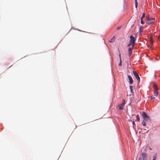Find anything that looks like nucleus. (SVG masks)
Listing matches in <instances>:
<instances>
[{"label":"nucleus","instance_id":"nucleus-6","mask_svg":"<svg viewBox=\"0 0 160 160\" xmlns=\"http://www.w3.org/2000/svg\"><path fill=\"white\" fill-rule=\"evenodd\" d=\"M133 73L134 75V76L137 79V80L138 81V83L140 82V78L137 73V72L135 71H133Z\"/></svg>","mask_w":160,"mask_h":160},{"label":"nucleus","instance_id":"nucleus-26","mask_svg":"<svg viewBox=\"0 0 160 160\" xmlns=\"http://www.w3.org/2000/svg\"><path fill=\"white\" fill-rule=\"evenodd\" d=\"M120 28H121L120 27H118L117 28V29L118 30V29H120Z\"/></svg>","mask_w":160,"mask_h":160},{"label":"nucleus","instance_id":"nucleus-8","mask_svg":"<svg viewBox=\"0 0 160 160\" xmlns=\"http://www.w3.org/2000/svg\"><path fill=\"white\" fill-rule=\"evenodd\" d=\"M128 77L129 80V82L130 84H132L133 83V80L132 77L130 75H128Z\"/></svg>","mask_w":160,"mask_h":160},{"label":"nucleus","instance_id":"nucleus-7","mask_svg":"<svg viewBox=\"0 0 160 160\" xmlns=\"http://www.w3.org/2000/svg\"><path fill=\"white\" fill-rule=\"evenodd\" d=\"M135 40L134 37L132 35H131L130 36V40L129 42L134 45L135 42Z\"/></svg>","mask_w":160,"mask_h":160},{"label":"nucleus","instance_id":"nucleus-17","mask_svg":"<svg viewBox=\"0 0 160 160\" xmlns=\"http://www.w3.org/2000/svg\"><path fill=\"white\" fill-rule=\"evenodd\" d=\"M141 23L142 24L144 23V22L143 21L142 18H141Z\"/></svg>","mask_w":160,"mask_h":160},{"label":"nucleus","instance_id":"nucleus-13","mask_svg":"<svg viewBox=\"0 0 160 160\" xmlns=\"http://www.w3.org/2000/svg\"><path fill=\"white\" fill-rule=\"evenodd\" d=\"M142 124L144 126H146V124L145 121L143 120L142 122Z\"/></svg>","mask_w":160,"mask_h":160},{"label":"nucleus","instance_id":"nucleus-9","mask_svg":"<svg viewBox=\"0 0 160 160\" xmlns=\"http://www.w3.org/2000/svg\"><path fill=\"white\" fill-rule=\"evenodd\" d=\"M128 54L129 56H130L132 52V48H128Z\"/></svg>","mask_w":160,"mask_h":160},{"label":"nucleus","instance_id":"nucleus-15","mask_svg":"<svg viewBox=\"0 0 160 160\" xmlns=\"http://www.w3.org/2000/svg\"><path fill=\"white\" fill-rule=\"evenodd\" d=\"M133 44L132 43H131L130 42H129V43L128 45H127V46L128 47H129V46H130L131 45H132V46H133Z\"/></svg>","mask_w":160,"mask_h":160},{"label":"nucleus","instance_id":"nucleus-2","mask_svg":"<svg viewBox=\"0 0 160 160\" xmlns=\"http://www.w3.org/2000/svg\"><path fill=\"white\" fill-rule=\"evenodd\" d=\"M152 87L154 89V95L157 97L158 93V88L157 84L154 82L153 83Z\"/></svg>","mask_w":160,"mask_h":160},{"label":"nucleus","instance_id":"nucleus-27","mask_svg":"<svg viewBox=\"0 0 160 160\" xmlns=\"http://www.w3.org/2000/svg\"><path fill=\"white\" fill-rule=\"evenodd\" d=\"M149 148L150 150H152V149L150 147H149Z\"/></svg>","mask_w":160,"mask_h":160},{"label":"nucleus","instance_id":"nucleus-12","mask_svg":"<svg viewBox=\"0 0 160 160\" xmlns=\"http://www.w3.org/2000/svg\"><path fill=\"white\" fill-rule=\"evenodd\" d=\"M115 40V38H114V37H113L109 41V42H113Z\"/></svg>","mask_w":160,"mask_h":160},{"label":"nucleus","instance_id":"nucleus-24","mask_svg":"<svg viewBox=\"0 0 160 160\" xmlns=\"http://www.w3.org/2000/svg\"><path fill=\"white\" fill-rule=\"evenodd\" d=\"M158 39L159 40H160V35L158 36Z\"/></svg>","mask_w":160,"mask_h":160},{"label":"nucleus","instance_id":"nucleus-22","mask_svg":"<svg viewBox=\"0 0 160 160\" xmlns=\"http://www.w3.org/2000/svg\"><path fill=\"white\" fill-rule=\"evenodd\" d=\"M150 43H151V45H153V41L152 40H151Z\"/></svg>","mask_w":160,"mask_h":160},{"label":"nucleus","instance_id":"nucleus-10","mask_svg":"<svg viewBox=\"0 0 160 160\" xmlns=\"http://www.w3.org/2000/svg\"><path fill=\"white\" fill-rule=\"evenodd\" d=\"M119 58H120V62L118 64L119 66H121L122 65V61L121 59V54L119 53Z\"/></svg>","mask_w":160,"mask_h":160},{"label":"nucleus","instance_id":"nucleus-18","mask_svg":"<svg viewBox=\"0 0 160 160\" xmlns=\"http://www.w3.org/2000/svg\"><path fill=\"white\" fill-rule=\"evenodd\" d=\"M133 88V87L132 86H130V88L131 90V92L132 91V88Z\"/></svg>","mask_w":160,"mask_h":160},{"label":"nucleus","instance_id":"nucleus-21","mask_svg":"<svg viewBox=\"0 0 160 160\" xmlns=\"http://www.w3.org/2000/svg\"><path fill=\"white\" fill-rule=\"evenodd\" d=\"M135 4H138L137 0H135Z\"/></svg>","mask_w":160,"mask_h":160},{"label":"nucleus","instance_id":"nucleus-20","mask_svg":"<svg viewBox=\"0 0 160 160\" xmlns=\"http://www.w3.org/2000/svg\"><path fill=\"white\" fill-rule=\"evenodd\" d=\"M155 98L153 96H151V100H154L155 99Z\"/></svg>","mask_w":160,"mask_h":160},{"label":"nucleus","instance_id":"nucleus-11","mask_svg":"<svg viewBox=\"0 0 160 160\" xmlns=\"http://www.w3.org/2000/svg\"><path fill=\"white\" fill-rule=\"evenodd\" d=\"M143 27L141 26L139 28V32L140 33H141L143 32Z\"/></svg>","mask_w":160,"mask_h":160},{"label":"nucleus","instance_id":"nucleus-19","mask_svg":"<svg viewBox=\"0 0 160 160\" xmlns=\"http://www.w3.org/2000/svg\"><path fill=\"white\" fill-rule=\"evenodd\" d=\"M145 13H143L142 14V17L141 18H143L145 17Z\"/></svg>","mask_w":160,"mask_h":160},{"label":"nucleus","instance_id":"nucleus-16","mask_svg":"<svg viewBox=\"0 0 160 160\" xmlns=\"http://www.w3.org/2000/svg\"><path fill=\"white\" fill-rule=\"evenodd\" d=\"M156 158H157V156H153L152 160H156Z\"/></svg>","mask_w":160,"mask_h":160},{"label":"nucleus","instance_id":"nucleus-3","mask_svg":"<svg viewBox=\"0 0 160 160\" xmlns=\"http://www.w3.org/2000/svg\"><path fill=\"white\" fill-rule=\"evenodd\" d=\"M146 19L147 20L146 23L148 24H151L154 22L155 20V18H150L149 16H147L146 17Z\"/></svg>","mask_w":160,"mask_h":160},{"label":"nucleus","instance_id":"nucleus-25","mask_svg":"<svg viewBox=\"0 0 160 160\" xmlns=\"http://www.w3.org/2000/svg\"><path fill=\"white\" fill-rule=\"evenodd\" d=\"M132 124H133V125H134L135 124V123H134V121H133V122H132Z\"/></svg>","mask_w":160,"mask_h":160},{"label":"nucleus","instance_id":"nucleus-1","mask_svg":"<svg viewBox=\"0 0 160 160\" xmlns=\"http://www.w3.org/2000/svg\"><path fill=\"white\" fill-rule=\"evenodd\" d=\"M142 116L143 118V120L146 121L148 122L151 120L150 118L146 113L143 112L142 114Z\"/></svg>","mask_w":160,"mask_h":160},{"label":"nucleus","instance_id":"nucleus-14","mask_svg":"<svg viewBox=\"0 0 160 160\" xmlns=\"http://www.w3.org/2000/svg\"><path fill=\"white\" fill-rule=\"evenodd\" d=\"M136 119L138 122H139L140 120V118L139 117L138 114L136 116Z\"/></svg>","mask_w":160,"mask_h":160},{"label":"nucleus","instance_id":"nucleus-23","mask_svg":"<svg viewBox=\"0 0 160 160\" xmlns=\"http://www.w3.org/2000/svg\"><path fill=\"white\" fill-rule=\"evenodd\" d=\"M138 4H135V7H136V8H137V7H138Z\"/></svg>","mask_w":160,"mask_h":160},{"label":"nucleus","instance_id":"nucleus-5","mask_svg":"<svg viewBox=\"0 0 160 160\" xmlns=\"http://www.w3.org/2000/svg\"><path fill=\"white\" fill-rule=\"evenodd\" d=\"M146 153L143 152L142 153L141 155V157H140L138 159V160H144L145 158L147 156Z\"/></svg>","mask_w":160,"mask_h":160},{"label":"nucleus","instance_id":"nucleus-4","mask_svg":"<svg viewBox=\"0 0 160 160\" xmlns=\"http://www.w3.org/2000/svg\"><path fill=\"white\" fill-rule=\"evenodd\" d=\"M125 104V100L123 99L122 100V102L120 104L118 105L119 109L120 110H122L124 108V105Z\"/></svg>","mask_w":160,"mask_h":160}]
</instances>
